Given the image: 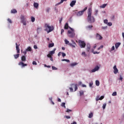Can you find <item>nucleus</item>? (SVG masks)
<instances>
[{
    "mask_svg": "<svg viewBox=\"0 0 124 124\" xmlns=\"http://www.w3.org/2000/svg\"><path fill=\"white\" fill-rule=\"evenodd\" d=\"M93 12V10L92 8H89L88 12L87 13L88 17L87 20L90 23V24H93V23H94L95 22V18H94V16H92V12Z\"/></svg>",
    "mask_w": 124,
    "mask_h": 124,
    "instance_id": "obj_1",
    "label": "nucleus"
},
{
    "mask_svg": "<svg viewBox=\"0 0 124 124\" xmlns=\"http://www.w3.org/2000/svg\"><path fill=\"white\" fill-rule=\"evenodd\" d=\"M21 61L19 62L18 65H20L21 67H25V66H27L28 64L27 63H24V62H26L27 61L26 56H22L21 58Z\"/></svg>",
    "mask_w": 124,
    "mask_h": 124,
    "instance_id": "obj_2",
    "label": "nucleus"
},
{
    "mask_svg": "<svg viewBox=\"0 0 124 124\" xmlns=\"http://www.w3.org/2000/svg\"><path fill=\"white\" fill-rule=\"evenodd\" d=\"M71 42L72 44L70 43L68 40L66 39L64 40L65 44H66V45H69L70 47H72V48H75L77 45L76 43H75V42H74L73 40H72Z\"/></svg>",
    "mask_w": 124,
    "mask_h": 124,
    "instance_id": "obj_3",
    "label": "nucleus"
},
{
    "mask_svg": "<svg viewBox=\"0 0 124 124\" xmlns=\"http://www.w3.org/2000/svg\"><path fill=\"white\" fill-rule=\"evenodd\" d=\"M45 27L46 28L45 31H46L48 33H49V32H51V31H53L55 29L54 26H50L47 24H46Z\"/></svg>",
    "mask_w": 124,
    "mask_h": 124,
    "instance_id": "obj_4",
    "label": "nucleus"
},
{
    "mask_svg": "<svg viewBox=\"0 0 124 124\" xmlns=\"http://www.w3.org/2000/svg\"><path fill=\"white\" fill-rule=\"evenodd\" d=\"M78 44L80 48H85L86 47V43L84 41L79 40Z\"/></svg>",
    "mask_w": 124,
    "mask_h": 124,
    "instance_id": "obj_5",
    "label": "nucleus"
},
{
    "mask_svg": "<svg viewBox=\"0 0 124 124\" xmlns=\"http://www.w3.org/2000/svg\"><path fill=\"white\" fill-rule=\"evenodd\" d=\"M87 9H88V8L85 7L83 10L78 12L77 14V16H82V15H83L84 14V12H85V11H86V10H87Z\"/></svg>",
    "mask_w": 124,
    "mask_h": 124,
    "instance_id": "obj_6",
    "label": "nucleus"
},
{
    "mask_svg": "<svg viewBox=\"0 0 124 124\" xmlns=\"http://www.w3.org/2000/svg\"><path fill=\"white\" fill-rule=\"evenodd\" d=\"M103 37L99 34V33L96 34V39H97L98 40H102Z\"/></svg>",
    "mask_w": 124,
    "mask_h": 124,
    "instance_id": "obj_7",
    "label": "nucleus"
},
{
    "mask_svg": "<svg viewBox=\"0 0 124 124\" xmlns=\"http://www.w3.org/2000/svg\"><path fill=\"white\" fill-rule=\"evenodd\" d=\"M113 69H114V74H117V73H118L119 72V70H118V68H117V66L116 65H114L113 66Z\"/></svg>",
    "mask_w": 124,
    "mask_h": 124,
    "instance_id": "obj_8",
    "label": "nucleus"
},
{
    "mask_svg": "<svg viewBox=\"0 0 124 124\" xmlns=\"http://www.w3.org/2000/svg\"><path fill=\"white\" fill-rule=\"evenodd\" d=\"M16 50L17 51V53L19 54L20 53V48L19 47V45L17 44V43H16Z\"/></svg>",
    "mask_w": 124,
    "mask_h": 124,
    "instance_id": "obj_9",
    "label": "nucleus"
},
{
    "mask_svg": "<svg viewBox=\"0 0 124 124\" xmlns=\"http://www.w3.org/2000/svg\"><path fill=\"white\" fill-rule=\"evenodd\" d=\"M99 69V67L98 66H96L95 68L92 70V72H95V71H97Z\"/></svg>",
    "mask_w": 124,
    "mask_h": 124,
    "instance_id": "obj_10",
    "label": "nucleus"
},
{
    "mask_svg": "<svg viewBox=\"0 0 124 124\" xmlns=\"http://www.w3.org/2000/svg\"><path fill=\"white\" fill-rule=\"evenodd\" d=\"M75 3H76V0H73L70 3V5L71 7H73L75 5Z\"/></svg>",
    "mask_w": 124,
    "mask_h": 124,
    "instance_id": "obj_11",
    "label": "nucleus"
},
{
    "mask_svg": "<svg viewBox=\"0 0 124 124\" xmlns=\"http://www.w3.org/2000/svg\"><path fill=\"white\" fill-rule=\"evenodd\" d=\"M69 37H71L73 38V37H74L75 36V33L74 32H72L71 34L68 35Z\"/></svg>",
    "mask_w": 124,
    "mask_h": 124,
    "instance_id": "obj_12",
    "label": "nucleus"
},
{
    "mask_svg": "<svg viewBox=\"0 0 124 124\" xmlns=\"http://www.w3.org/2000/svg\"><path fill=\"white\" fill-rule=\"evenodd\" d=\"M33 6L35 8H38V6H39V4H38V3L34 2L33 3Z\"/></svg>",
    "mask_w": 124,
    "mask_h": 124,
    "instance_id": "obj_13",
    "label": "nucleus"
},
{
    "mask_svg": "<svg viewBox=\"0 0 124 124\" xmlns=\"http://www.w3.org/2000/svg\"><path fill=\"white\" fill-rule=\"evenodd\" d=\"M86 50H87V52H90V50H91V45L90 44H88L87 45Z\"/></svg>",
    "mask_w": 124,
    "mask_h": 124,
    "instance_id": "obj_14",
    "label": "nucleus"
},
{
    "mask_svg": "<svg viewBox=\"0 0 124 124\" xmlns=\"http://www.w3.org/2000/svg\"><path fill=\"white\" fill-rule=\"evenodd\" d=\"M56 48H54L53 50L49 51L50 55H51V56H53V55L55 54V51H56Z\"/></svg>",
    "mask_w": 124,
    "mask_h": 124,
    "instance_id": "obj_15",
    "label": "nucleus"
},
{
    "mask_svg": "<svg viewBox=\"0 0 124 124\" xmlns=\"http://www.w3.org/2000/svg\"><path fill=\"white\" fill-rule=\"evenodd\" d=\"M120 45H121V43H117L116 44H115L116 49H118V48L120 47Z\"/></svg>",
    "mask_w": 124,
    "mask_h": 124,
    "instance_id": "obj_16",
    "label": "nucleus"
},
{
    "mask_svg": "<svg viewBox=\"0 0 124 124\" xmlns=\"http://www.w3.org/2000/svg\"><path fill=\"white\" fill-rule=\"evenodd\" d=\"M93 28V25H89L86 27V30H91Z\"/></svg>",
    "mask_w": 124,
    "mask_h": 124,
    "instance_id": "obj_17",
    "label": "nucleus"
},
{
    "mask_svg": "<svg viewBox=\"0 0 124 124\" xmlns=\"http://www.w3.org/2000/svg\"><path fill=\"white\" fill-rule=\"evenodd\" d=\"M11 13L15 14V13H17V10L16 9H14L11 11Z\"/></svg>",
    "mask_w": 124,
    "mask_h": 124,
    "instance_id": "obj_18",
    "label": "nucleus"
},
{
    "mask_svg": "<svg viewBox=\"0 0 124 124\" xmlns=\"http://www.w3.org/2000/svg\"><path fill=\"white\" fill-rule=\"evenodd\" d=\"M26 50L27 52H31V46H29L26 49Z\"/></svg>",
    "mask_w": 124,
    "mask_h": 124,
    "instance_id": "obj_19",
    "label": "nucleus"
},
{
    "mask_svg": "<svg viewBox=\"0 0 124 124\" xmlns=\"http://www.w3.org/2000/svg\"><path fill=\"white\" fill-rule=\"evenodd\" d=\"M20 56V54H15L14 55L15 59H17Z\"/></svg>",
    "mask_w": 124,
    "mask_h": 124,
    "instance_id": "obj_20",
    "label": "nucleus"
},
{
    "mask_svg": "<svg viewBox=\"0 0 124 124\" xmlns=\"http://www.w3.org/2000/svg\"><path fill=\"white\" fill-rule=\"evenodd\" d=\"M54 47V43H50L48 45V48H52Z\"/></svg>",
    "mask_w": 124,
    "mask_h": 124,
    "instance_id": "obj_21",
    "label": "nucleus"
},
{
    "mask_svg": "<svg viewBox=\"0 0 124 124\" xmlns=\"http://www.w3.org/2000/svg\"><path fill=\"white\" fill-rule=\"evenodd\" d=\"M107 5V4H103L100 6L101 8H105Z\"/></svg>",
    "mask_w": 124,
    "mask_h": 124,
    "instance_id": "obj_22",
    "label": "nucleus"
},
{
    "mask_svg": "<svg viewBox=\"0 0 124 124\" xmlns=\"http://www.w3.org/2000/svg\"><path fill=\"white\" fill-rule=\"evenodd\" d=\"M92 117H93V113L91 112V113L89 114V118H91Z\"/></svg>",
    "mask_w": 124,
    "mask_h": 124,
    "instance_id": "obj_23",
    "label": "nucleus"
},
{
    "mask_svg": "<svg viewBox=\"0 0 124 124\" xmlns=\"http://www.w3.org/2000/svg\"><path fill=\"white\" fill-rule=\"evenodd\" d=\"M64 29H65V30H67V29H68V23H66L65 24Z\"/></svg>",
    "mask_w": 124,
    "mask_h": 124,
    "instance_id": "obj_24",
    "label": "nucleus"
},
{
    "mask_svg": "<svg viewBox=\"0 0 124 124\" xmlns=\"http://www.w3.org/2000/svg\"><path fill=\"white\" fill-rule=\"evenodd\" d=\"M100 96L99 95H97L96 97V101H98V100H100Z\"/></svg>",
    "mask_w": 124,
    "mask_h": 124,
    "instance_id": "obj_25",
    "label": "nucleus"
},
{
    "mask_svg": "<svg viewBox=\"0 0 124 124\" xmlns=\"http://www.w3.org/2000/svg\"><path fill=\"white\" fill-rule=\"evenodd\" d=\"M77 64H78V63H76V62H74V63H72L70 64L71 66H75V65H77Z\"/></svg>",
    "mask_w": 124,
    "mask_h": 124,
    "instance_id": "obj_26",
    "label": "nucleus"
},
{
    "mask_svg": "<svg viewBox=\"0 0 124 124\" xmlns=\"http://www.w3.org/2000/svg\"><path fill=\"white\" fill-rule=\"evenodd\" d=\"M92 53H93V54H94V55H95V54H99V53H100V52H97V51H93V49H92Z\"/></svg>",
    "mask_w": 124,
    "mask_h": 124,
    "instance_id": "obj_27",
    "label": "nucleus"
},
{
    "mask_svg": "<svg viewBox=\"0 0 124 124\" xmlns=\"http://www.w3.org/2000/svg\"><path fill=\"white\" fill-rule=\"evenodd\" d=\"M21 22L25 21V16H21Z\"/></svg>",
    "mask_w": 124,
    "mask_h": 124,
    "instance_id": "obj_28",
    "label": "nucleus"
},
{
    "mask_svg": "<svg viewBox=\"0 0 124 124\" xmlns=\"http://www.w3.org/2000/svg\"><path fill=\"white\" fill-rule=\"evenodd\" d=\"M62 62H70V61H69V60H67V59H62Z\"/></svg>",
    "mask_w": 124,
    "mask_h": 124,
    "instance_id": "obj_29",
    "label": "nucleus"
},
{
    "mask_svg": "<svg viewBox=\"0 0 124 124\" xmlns=\"http://www.w3.org/2000/svg\"><path fill=\"white\" fill-rule=\"evenodd\" d=\"M31 21L32 22V23H33V22L35 21V18H34L33 16L31 17Z\"/></svg>",
    "mask_w": 124,
    "mask_h": 124,
    "instance_id": "obj_30",
    "label": "nucleus"
},
{
    "mask_svg": "<svg viewBox=\"0 0 124 124\" xmlns=\"http://www.w3.org/2000/svg\"><path fill=\"white\" fill-rule=\"evenodd\" d=\"M61 106L62 107H64V108H66V107H65V103H62Z\"/></svg>",
    "mask_w": 124,
    "mask_h": 124,
    "instance_id": "obj_31",
    "label": "nucleus"
},
{
    "mask_svg": "<svg viewBox=\"0 0 124 124\" xmlns=\"http://www.w3.org/2000/svg\"><path fill=\"white\" fill-rule=\"evenodd\" d=\"M79 94H80V96H82V95H84V91H80Z\"/></svg>",
    "mask_w": 124,
    "mask_h": 124,
    "instance_id": "obj_32",
    "label": "nucleus"
},
{
    "mask_svg": "<svg viewBox=\"0 0 124 124\" xmlns=\"http://www.w3.org/2000/svg\"><path fill=\"white\" fill-rule=\"evenodd\" d=\"M95 84H96V86H99V84H100L99 81L96 80L95 81Z\"/></svg>",
    "mask_w": 124,
    "mask_h": 124,
    "instance_id": "obj_33",
    "label": "nucleus"
},
{
    "mask_svg": "<svg viewBox=\"0 0 124 124\" xmlns=\"http://www.w3.org/2000/svg\"><path fill=\"white\" fill-rule=\"evenodd\" d=\"M81 56H84V57H87V54H86V52H83L82 53Z\"/></svg>",
    "mask_w": 124,
    "mask_h": 124,
    "instance_id": "obj_34",
    "label": "nucleus"
},
{
    "mask_svg": "<svg viewBox=\"0 0 124 124\" xmlns=\"http://www.w3.org/2000/svg\"><path fill=\"white\" fill-rule=\"evenodd\" d=\"M93 81L89 83V86L90 87V88H92V87H93Z\"/></svg>",
    "mask_w": 124,
    "mask_h": 124,
    "instance_id": "obj_35",
    "label": "nucleus"
},
{
    "mask_svg": "<svg viewBox=\"0 0 124 124\" xmlns=\"http://www.w3.org/2000/svg\"><path fill=\"white\" fill-rule=\"evenodd\" d=\"M104 23L105 24H106V25H107V24H108V20H107V19H105V20H104Z\"/></svg>",
    "mask_w": 124,
    "mask_h": 124,
    "instance_id": "obj_36",
    "label": "nucleus"
},
{
    "mask_svg": "<svg viewBox=\"0 0 124 124\" xmlns=\"http://www.w3.org/2000/svg\"><path fill=\"white\" fill-rule=\"evenodd\" d=\"M112 96H116L117 95V92H113L112 94Z\"/></svg>",
    "mask_w": 124,
    "mask_h": 124,
    "instance_id": "obj_37",
    "label": "nucleus"
},
{
    "mask_svg": "<svg viewBox=\"0 0 124 124\" xmlns=\"http://www.w3.org/2000/svg\"><path fill=\"white\" fill-rule=\"evenodd\" d=\"M67 0H61V1L58 3V4H61V3H62L63 1H66Z\"/></svg>",
    "mask_w": 124,
    "mask_h": 124,
    "instance_id": "obj_38",
    "label": "nucleus"
},
{
    "mask_svg": "<svg viewBox=\"0 0 124 124\" xmlns=\"http://www.w3.org/2000/svg\"><path fill=\"white\" fill-rule=\"evenodd\" d=\"M106 108V103L103 104V109H105Z\"/></svg>",
    "mask_w": 124,
    "mask_h": 124,
    "instance_id": "obj_39",
    "label": "nucleus"
},
{
    "mask_svg": "<svg viewBox=\"0 0 124 124\" xmlns=\"http://www.w3.org/2000/svg\"><path fill=\"white\" fill-rule=\"evenodd\" d=\"M52 68L53 70H58V68L55 66H52Z\"/></svg>",
    "mask_w": 124,
    "mask_h": 124,
    "instance_id": "obj_40",
    "label": "nucleus"
},
{
    "mask_svg": "<svg viewBox=\"0 0 124 124\" xmlns=\"http://www.w3.org/2000/svg\"><path fill=\"white\" fill-rule=\"evenodd\" d=\"M21 23H22V24H23L24 26H26V25H27V23L26 22V21L25 20L23 21H21Z\"/></svg>",
    "mask_w": 124,
    "mask_h": 124,
    "instance_id": "obj_41",
    "label": "nucleus"
},
{
    "mask_svg": "<svg viewBox=\"0 0 124 124\" xmlns=\"http://www.w3.org/2000/svg\"><path fill=\"white\" fill-rule=\"evenodd\" d=\"M8 22H9V23H10V24H12V21L11 20V19H10V18H8L7 20Z\"/></svg>",
    "mask_w": 124,
    "mask_h": 124,
    "instance_id": "obj_42",
    "label": "nucleus"
},
{
    "mask_svg": "<svg viewBox=\"0 0 124 124\" xmlns=\"http://www.w3.org/2000/svg\"><path fill=\"white\" fill-rule=\"evenodd\" d=\"M66 112H67V113L69 112H72V110L69 109V108H67Z\"/></svg>",
    "mask_w": 124,
    "mask_h": 124,
    "instance_id": "obj_43",
    "label": "nucleus"
},
{
    "mask_svg": "<svg viewBox=\"0 0 124 124\" xmlns=\"http://www.w3.org/2000/svg\"><path fill=\"white\" fill-rule=\"evenodd\" d=\"M32 64H33L34 65H37V63H36V62H35V61H33Z\"/></svg>",
    "mask_w": 124,
    "mask_h": 124,
    "instance_id": "obj_44",
    "label": "nucleus"
},
{
    "mask_svg": "<svg viewBox=\"0 0 124 124\" xmlns=\"http://www.w3.org/2000/svg\"><path fill=\"white\" fill-rule=\"evenodd\" d=\"M108 26H109V27H111L112 26V23L111 22H108V24H107Z\"/></svg>",
    "mask_w": 124,
    "mask_h": 124,
    "instance_id": "obj_45",
    "label": "nucleus"
},
{
    "mask_svg": "<svg viewBox=\"0 0 124 124\" xmlns=\"http://www.w3.org/2000/svg\"><path fill=\"white\" fill-rule=\"evenodd\" d=\"M78 90V87H77V85H75V92H76Z\"/></svg>",
    "mask_w": 124,
    "mask_h": 124,
    "instance_id": "obj_46",
    "label": "nucleus"
},
{
    "mask_svg": "<svg viewBox=\"0 0 124 124\" xmlns=\"http://www.w3.org/2000/svg\"><path fill=\"white\" fill-rule=\"evenodd\" d=\"M115 50V46H112L110 51H114Z\"/></svg>",
    "mask_w": 124,
    "mask_h": 124,
    "instance_id": "obj_47",
    "label": "nucleus"
},
{
    "mask_svg": "<svg viewBox=\"0 0 124 124\" xmlns=\"http://www.w3.org/2000/svg\"><path fill=\"white\" fill-rule=\"evenodd\" d=\"M47 58H51L52 57V55L49 53L47 55Z\"/></svg>",
    "mask_w": 124,
    "mask_h": 124,
    "instance_id": "obj_48",
    "label": "nucleus"
},
{
    "mask_svg": "<svg viewBox=\"0 0 124 124\" xmlns=\"http://www.w3.org/2000/svg\"><path fill=\"white\" fill-rule=\"evenodd\" d=\"M62 56L63 57V58H64V57H65V56H66V54H65V53H62Z\"/></svg>",
    "mask_w": 124,
    "mask_h": 124,
    "instance_id": "obj_49",
    "label": "nucleus"
},
{
    "mask_svg": "<svg viewBox=\"0 0 124 124\" xmlns=\"http://www.w3.org/2000/svg\"><path fill=\"white\" fill-rule=\"evenodd\" d=\"M103 98H104V96H101L100 97V100H102V99H103Z\"/></svg>",
    "mask_w": 124,
    "mask_h": 124,
    "instance_id": "obj_50",
    "label": "nucleus"
},
{
    "mask_svg": "<svg viewBox=\"0 0 124 124\" xmlns=\"http://www.w3.org/2000/svg\"><path fill=\"white\" fill-rule=\"evenodd\" d=\"M69 90H70V92H73V88H72V87H70Z\"/></svg>",
    "mask_w": 124,
    "mask_h": 124,
    "instance_id": "obj_51",
    "label": "nucleus"
},
{
    "mask_svg": "<svg viewBox=\"0 0 124 124\" xmlns=\"http://www.w3.org/2000/svg\"><path fill=\"white\" fill-rule=\"evenodd\" d=\"M102 29L103 30H106V29H107V26L103 27H102Z\"/></svg>",
    "mask_w": 124,
    "mask_h": 124,
    "instance_id": "obj_52",
    "label": "nucleus"
},
{
    "mask_svg": "<svg viewBox=\"0 0 124 124\" xmlns=\"http://www.w3.org/2000/svg\"><path fill=\"white\" fill-rule=\"evenodd\" d=\"M98 13V10H95V15H97V14Z\"/></svg>",
    "mask_w": 124,
    "mask_h": 124,
    "instance_id": "obj_53",
    "label": "nucleus"
},
{
    "mask_svg": "<svg viewBox=\"0 0 124 124\" xmlns=\"http://www.w3.org/2000/svg\"><path fill=\"white\" fill-rule=\"evenodd\" d=\"M64 32V30L63 29L61 30V34H62V33Z\"/></svg>",
    "mask_w": 124,
    "mask_h": 124,
    "instance_id": "obj_54",
    "label": "nucleus"
},
{
    "mask_svg": "<svg viewBox=\"0 0 124 124\" xmlns=\"http://www.w3.org/2000/svg\"><path fill=\"white\" fill-rule=\"evenodd\" d=\"M69 29H70L71 31H74V30L72 29L71 27H69Z\"/></svg>",
    "mask_w": 124,
    "mask_h": 124,
    "instance_id": "obj_55",
    "label": "nucleus"
},
{
    "mask_svg": "<svg viewBox=\"0 0 124 124\" xmlns=\"http://www.w3.org/2000/svg\"><path fill=\"white\" fill-rule=\"evenodd\" d=\"M65 118H66V119H70V118H71L70 116H65Z\"/></svg>",
    "mask_w": 124,
    "mask_h": 124,
    "instance_id": "obj_56",
    "label": "nucleus"
},
{
    "mask_svg": "<svg viewBox=\"0 0 124 124\" xmlns=\"http://www.w3.org/2000/svg\"><path fill=\"white\" fill-rule=\"evenodd\" d=\"M27 50H25L24 52H23V54H24V55H27Z\"/></svg>",
    "mask_w": 124,
    "mask_h": 124,
    "instance_id": "obj_57",
    "label": "nucleus"
},
{
    "mask_svg": "<svg viewBox=\"0 0 124 124\" xmlns=\"http://www.w3.org/2000/svg\"><path fill=\"white\" fill-rule=\"evenodd\" d=\"M33 48H34V49H37V46L34 45V46H33Z\"/></svg>",
    "mask_w": 124,
    "mask_h": 124,
    "instance_id": "obj_58",
    "label": "nucleus"
},
{
    "mask_svg": "<svg viewBox=\"0 0 124 124\" xmlns=\"http://www.w3.org/2000/svg\"><path fill=\"white\" fill-rule=\"evenodd\" d=\"M82 87H83V88H86L87 87V85H84V84H82Z\"/></svg>",
    "mask_w": 124,
    "mask_h": 124,
    "instance_id": "obj_59",
    "label": "nucleus"
},
{
    "mask_svg": "<svg viewBox=\"0 0 124 124\" xmlns=\"http://www.w3.org/2000/svg\"><path fill=\"white\" fill-rule=\"evenodd\" d=\"M72 32L71 31H68V33H69V34H71Z\"/></svg>",
    "mask_w": 124,
    "mask_h": 124,
    "instance_id": "obj_60",
    "label": "nucleus"
},
{
    "mask_svg": "<svg viewBox=\"0 0 124 124\" xmlns=\"http://www.w3.org/2000/svg\"><path fill=\"white\" fill-rule=\"evenodd\" d=\"M50 60L51 62H53V57H50Z\"/></svg>",
    "mask_w": 124,
    "mask_h": 124,
    "instance_id": "obj_61",
    "label": "nucleus"
},
{
    "mask_svg": "<svg viewBox=\"0 0 124 124\" xmlns=\"http://www.w3.org/2000/svg\"><path fill=\"white\" fill-rule=\"evenodd\" d=\"M62 54V52H59V53H58V57H60V56L61 55V54Z\"/></svg>",
    "mask_w": 124,
    "mask_h": 124,
    "instance_id": "obj_62",
    "label": "nucleus"
},
{
    "mask_svg": "<svg viewBox=\"0 0 124 124\" xmlns=\"http://www.w3.org/2000/svg\"><path fill=\"white\" fill-rule=\"evenodd\" d=\"M71 124H77L76 122H74L73 123H71Z\"/></svg>",
    "mask_w": 124,
    "mask_h": 124,
    "instance_id": "obj_63",
    "label": "nucleus"
},
{
    "mask_svg": "<svg viewBox=\"0 0 124 124\" xmlns=\"http://www.w3.org/2000/svg\"><path fill=\"white\" fill-rule=\"evenodd\" d=\"M122 36L123 38L124 39V32H122Z\"/></svg>",
    "mask_w": 124,
    "mask_h": 124,
    "instance_id": "obj_64",
    "label": "nucleus"
}]
</instances>
